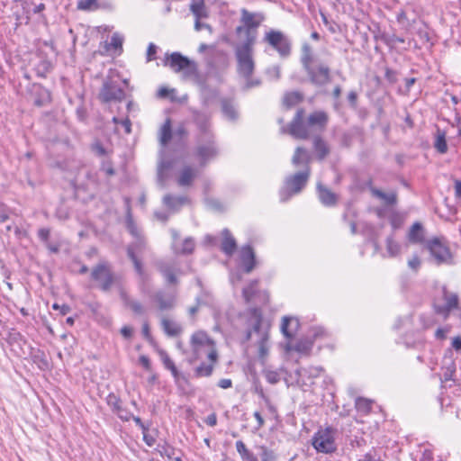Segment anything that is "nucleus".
<instances>
[{
  "label": "nucleus",
  "mask_w": 461,
  "mask_h": 461,
  "mask_svg": "<svg viewBox=\"0 0 461 461\" xmlns=\"http://www.w3.org/2000/svg\"><path fill=\"white\" fill-rule=\"evenodd\" d=\"M300 62L305 71L309 82L317 86L322 87L331 81V69L330 66L319 59L312 52L309 43H303L301 50Z\"/></svg>",
  "instance_id": "nucleus-1"
},
{
  "label": "nucleus",
  "mask_w": 461,
  "mask_h": 461,
  "mask_svg": "<svg viewBox=\"0 0 461 461\" xmlns=\"http://www.w3.org/2000/svg\"><path fill=\"white\" fill-rule=\"evenodd\" d=\"M242 317L246 328L244 343L251 339L252 333H256L259 338L264 337L266 332L269 335L270 323L264 320L262 310L259 307L249 308L243 312Z\"/></svg>",
  "instance_id": "nucleus-2"
},
{
  "label": "nucleus",
  "mask_w": 461,
  "mask_h": 461,
  "mask_svg": "<svg viewBox=\"0 0 461 461\" xmlns=\"http://www.w3.org/2000/svg\"><path fill=\"white\" fill-rule=\"evenodd\" d=\"M311 175V167L287 176L279 190V198L282 203L287 202L292 196L300 194L306 186Z\"/></svg>",
  "instance_id": "nucleus-3"
},
{
  "label": "nucleus",
  "mask_w": 461,
  "mask_h": 461,
  "mask_svg": "<svg viewBox=\"0 0 461 461\" xmlns=\"http://www.w3.org/2000/svg\"><path fill=\"white\" fill-rule=\"evenodd\" d=\"M424 249L429 252L431 261L437 266L454 263L453 254L444 237H433L428 240Z\"/></svg>",
  "instance_id": "nucleus-4"
},
{
  "label": "nucleus",
  "mask_w": 461,
  "mask_h": 461,
  "mask_svg": "<svg viewBox=\"0 0 461 461\" xmlns=\"http://www.w3.org/2000/svg\"><path fill=\"white\" fill-rule=\"evenodd\" d=\"M163 65L169 67L174 72H182L185 77H196L198 75L197 64L184 56L180 52L167 54Z\"/></svg>",
  "instance_id": "nucleus-5"
},
{
  "label": "nucleus",
  "mask_w": 461,
  "mask_h": 461,
  "mask_svg": "<svg viewBox=\"0 0 461 461\" xmlns=\"http://www.w3.org/2000/svg\"><path fill=\"white\" fill-rule=\"evenodd\" d=\"M236 450L242 461H275L276 454L265 445L256 446L257 453L247 447L242 440L235 443Z\"/></svg>",
  "instance_id": "nucleus-6"
},
{
  "label": "nucleus",
  "mask_w": 461,
  "mask_h": 461,
  "mask_svg": "<svg viewBox=\"0 0 461 461\" xmlns=\"http://www.w3.org/2000/svg\"><path fill=\"white\" fill-rule=\"evenodd\" d=\"M263 41L272 47L282 59H287L292 52V41L283 32L271 29L265 33Z\"/></svg>",
  "instance_id": "nucleus-7"
},
{
  "label": "nucleus",
  "mask_w": 461,
  "mask_h": 461,
  "mask_svg": "<svg viewBox=\"0 0 461 461\" xmlns=\"http://www.w3.org/2000/svg\"><path fill=\"white\" fill-rule=\"evenodd\" d=\"M91 279L97 284V287L107 292L115 281L114 274L107 261H101L91 271Z\"/></svg>",
  "instance_id": "nucleus-8"
},
{
  "label": "nucleus",
  "mask_w": 461,
  "mask_h": 461,
  "mask_svg": "<svg viewBox=\"0 0 461 461\" xmlns=\"http://www.w3.org/2000/svg\"><path fill=\"white\" fill-rule=\"evenodd\" d=\"M336 429L327 427L324 429H319L312 437V443L317 452L331 454L337 450L335 443Z\"/></svg>",
  "instance_id": "nucleus-9"
},
{
  "label": "nucleus",
  "mask_w": 461,
  "mask_h": 461,
  "mask_svg": "<svg viewBox=\"0 0 461 461\" xmlns=\"http://www.w3.org/2000/svg\"><path fill=\"white\" fill-rule=\"evenodd\" d=\"M195 143L194 155L199 159L201 167H204L210 159L217 157L219 150L215 136L195 139Z\"/></svg>",
  "instance_id": "nucleus-10"
},
{
  "label": "nucleus",
  "mask_w": 461,
  "mask_h": 461,
  "mask_svg": "<svg viewBox=\"0 0 461 461\" xmlns=\"http://www.w3.org/2000/svg\"><path fill=\"white\" fill-rule=\"evenodd\" d=\"M442 299L444 303L438 301L433 303V310L436 314L442 316L445 320L450 315V312L458 308L459 297L456 293L450 292L446 286L442 287Z\"/></svg>",
  "instance_id": "nucleus-11"
},
{
  "label": "nucleus",
  "mask_w": 461,
  "mask_h": 461,
  "mask_svg": "<svg viewBox=\"0 0 461 461\" xmlns=\"http://www.w3.org/2000/svg\"><path fill=\"white\" fill-rule=\"evenodd\" d=\"M98 98L104 104L121 103L125 98V92L116 81L108 79L104 81Z\"/></svg>",
  "instance_id": "nucleus-12"
},
{
  "label": "nucleus",
  "mask_w": 461,
  "mask_h": 461,
  "mask_svg": "<svg viewBox=\"0 0 461 461\" xmlns=\"http://www.w3.org/2000/svg\"><path fill=\"white\" fill-rule=\"evenodd\" d=\"M192 122L197 129L194 140L208 137L212 138L215 136L212 129L211 115L208 113L199 110H193Z\"/></svg>",
  "instance_id": "nucleus-13"
},
{
  "label": "nucleus",
  "mask_w": 461,
  "mask_h": 461,
  "mask_svg": "<svg viewBox=\"0 0 461 461\" xmlns=\"http://www.w3.org/2000/svg\"><path fill=\"white\" fill-rule=\"evenodd\" d=\"M304 110L298 109L293 120L287 125V131L283 130L284 132H288L294 139L307 140L310 137L307 122L304 123Z\"/></svg>",
  "instance_id": "nucleus-14"
},
{
  "label": "nucleus",
  "mask_w": 461,
  "mask_h": 461,
  "mask_svg": "<svg viewBox=\"0 0 461 461\" xmlns=\"http://www.w3.org/2000/svg\"><path fill=\"white\" fill-rule=\"evenodd\" d=\"M237 60V71L242 77L253 76L256 64L253 59V53L235 50Z\"/></svg>",
  "instance_id": "nucleus-15"
},
{
  "label": "nucleus",
  "mask_w": 461,
  "mask_h": 461,
  "mask_svg": "<svg viewBox=\"0 0 461 461\" xmlns=\"http://www.w3.org/2000/svg\"><path fill=\"white\" fill-rule=\"evenodd\" d=\"M31 95L33 97V104L37 107L47 106L52 101L50 91L41 84L32 86Z\"/></svg>",
  "instance_id": "nucleus-16"
},
{
  "label": "nucleus",
  "mask_w": 461,
  "mask_h": 461,
  "mask_svg": "<svg viewBox=\"0 0 461 461\" xmlns=\"http://www.w3.org/2000/svg\"><path fill=\"white\" fill-rule=\"evenodd\" d=\"M240 267L246 274H249L257 265L256 255L250 245H245L241 248L240 253Z\"/></svg>",
  "instance_id": "nucleus-17"
},
{
  "label": "nucleus",
  "mask_w": 461,
  "mask_h": 461,
  "mask_svg": "<svg viewBox=\"0 0 461 461\" xmlns=\"http://www.w3.org/2000/svg\"><path fill=\"white\" fill-rule=\"evenodd\" d=\"M317 194L320 202L327 207H333L338 203V195L332 192L330 188L318 183L316 186Z\"/></svg>",
  "instance_id": "nucleus-18"
},
{
  "label": "nucleus",
  "mask_w": 461,
  "mask_h": 461,
  "mask_svg": "<svg viewBox=\"0 0 461 461\" xmlns=\"http://www.w3.org/2000/svg\"><path fill=\"white\" fill-rule=\"evenodd\" d=\"M210 65L217 70H224L230 66L229 53L224 50H215L212 52Z\"/></svg>",
  "instance_id": "nucleus-19"
},
{
  "label": "nucleus",
  "mask_w": 461,
  "mask_h": 461,
  "mask_svg": "<svg viewBox=\"0 0 461 461\" xmlns=\"http://www.w3.org/2000/svg\"><path fill=\"white\" fill-rule=\"evenodd\" d=\"M264 17L259 14L249 13L247 9L241 10V22L246 31H257Z\"/></svg>",
  "instance_id": "nucleus-20"
},
{
  "label": "nucleus",
  "mask_w": 461,
  "mask_h": 461,
  "mask_svg": "<svg viewBox=\"0 0 461 461\" xmlns=\"http://www.w3.org/2000/svg\"><path fill=\"white\" fill-rule=\"evenodd\" d=\"M408 241L411 244H423L425 246V229L420 222H414L407 234Z\"/></svg>",
  "instance_id": "nucleus-21"
},
{
  "label": "nucleus",
  "mask_w": 461,
  "mask_h": 461,
  "mask_svg": "<svg viewBox=\"0 0 461 461\" xmlns=\"http://www.w3.org/2000/svg\"><path fill=\"white\" fill-rule=\"evenodd\" d=\"M329 122L328 114L323 111H316L311 113L307 119L308 127H317L320 131L326 128Z\"/></svg>",
  "instance_id": "nucleus-22"
},
{
  "label": "nucleus",
  "mask_w": 461,
  "mask_h": 461,
  "mask_svg": "<svg viewBox=\"0 0 461 461\" xmlns=\"http://www.w3.org/2000/svg\"><path fill=\"white\" fill-rule=\"evenodd\" d=\"M433 147L439 154H446L448 150L447 131L441 130L438 125H436V132L434 133Z\"/></svg>",
  "instance_id": "nucleus-23"
},
{
  "label": "nucleus",
  "mask_w": 461,
  "mask_h": 461,
  "mask_svg": "<svg viewBox=\"0 0 461 461\" xmlns=\"http://www.w3.org/2000/svg\"><path fill=\"white\" fill-rule=\"evenodd\" d=\"M222 240L221 245V251L228 255L232 256L237 249V243L230 231L228 229H224L221 232Z\"/></svg>",
  "instance_id": "nucleus-24"
},
{
  "label": "nucleus",
  "mask_w": 461,
  "mask_h": 461,
  "mask_svg": "<svg viewBox=\"0 0 461 461\" xmlns=\"http://www.w3.org/2000/svg\"><path fill=\"white\" fill-rule=\"evenodd\" d=\"M196 177V171L190 166H185L177 179V185L182 187L190 186Z\"/></svg>",
  "instance_id": "nucleus-25"
},
{
  "label": "nucleus",
  "mask_w": 461,
  "mask_h": 461,
  "mask_svg": "<svg viewBox=\"0 0 461 461\" xmlns=\"http://www.w3.org/2000/svg\"><path fill=\"white\" fill-rule=\"evenodd\" d=\"M153 299L160 311L171 310L175 306V297L173 295L167 296L162 291L155 293Z\"/></svg>",
  "instance_id": "nucleus-26"
},
{
  "label": "nucleus",
  "mask_w": 461,
  "mask_h": 461,
  "mask_svg": "<svg viewBox=\"0 0 461 461\" xmlns=\"http://www.w3.org/2000/svg\"><path fill=\"white\" fill-rule=\"evenodd\" d=\"M366 185L369 187V190L374 196L384 200L387 205H393L396 203L397 196L394 193L386 194L382 190L373 186L372 180H369L366 183Z\"/></svg>",
  "instance_id": "nucleus-27"
},
{
  "label": "nucleus",
  "mask_w": 461,
  "mask_h": 461,
  "mask_svg": "<svg viewBox=\"0 0 461 461\" xmlns=\"http://www.w3.org/2000/svg\"><path fill=\"white\" fill-rule=\"evenodd\" d=\"M158 269L168 284L176 285L178 283L177 277L175 275L174 267L169 263H158Z\"/></svg>",
  "instance_id": "nucleus-28"
},
{
  "label": "nucleus",
  "mask_w": 461,
  "mask_h": 461,
  "mask_svg": "<svg viewBox=\"0 0 461 461\" xmlns=\"http://www.w3.org/2000/svg\"><path fill=\"white\" fill-rule=\"evenodd\" d=\"M221 112L227 119H229L230 121H236L238 119L239 113H238V111L236 109L233 100L230 99V98H222L221 100Z\"/></svg>",
  "instance_id": "nucleus-29"
},
{
  "label": "nucleus",
  "mask_w": 461,
  "mask_h": 461,
  "mask_svg": "<svg viewBox=\"0 0 461 461\" xmlns=\"http://www.w3.org/2000/svg\"><path fill=\"white\" fill-rule=\"evenodd\" d=\"M189 132L184 123H179L174 131L173 137L175 138V144L179 147L180 149L186 148V140Z\"/></svg>",
  "instance_id": "nucleus-30"
},
{
  "label": "nucleus",
  "mask_w": 461,
  "mask_h": 461,
  "mask_svg": "<svg viewBox=\"0 0 461 461\" xmlns=\"http://www.w3.org/2000/svg\"><path fill=\"white\" fill-rule=\"evenodd\" d=\"M310 161L311 156L309 152L303 147H297L292 158L293 165L295 167L303 165L304 168H306L307 167H310Z\"/></svg>",
  "instance_id": "nucleus-31"
},
{
  "label": "nucleus",
  "mask_w": 461,
  "mask_h": 461,
  "mask_svg": "<svg viewBox=\"0 0 461 461\" xmlns=\"http://www.w3.org/2000/svg\"><path fill=\"white\" fill-rule=\"evenodd\" d=\"M313 149L319 160H323L330 151L326 141L319 135L313 139Z\"/></svg>",
  "instance_id": "nucleus-32"
},
{
  "label": "nucleus",
  "mask_w": 461,
  "mask_h": 461,
  "mask_svg": "<svg viewBox=\"0 0 461 461\" xmlns=\"http://www.w3.org/2000/svg\"><path fill=\"white\" fill-rule=\"evenodd\" d=\"M126 227L128 231L135 238L138 239L137 242L134 244V247L138 249H140L144 246V240L139 235V230L134 223V221L132 219L131 211H128L127 216H126Z\"/></svg>",
  "instance_id": "nucleus-33"
},
{
  "label": "nucleus",
  "mask_w": 461,
  "mask_h": 461,
  "mask_svg": "<svg viewBox=\"0 0 461 461\" xmlns=\"http://www.w3.org/2000/svg\"><path fill=\"white\" fill-rule=\"evenodd\" d=\"M188 202L189 198L187 196H174L171 194H166L163 198V203L165 205L172 210H178Z\"/></svg>",
  "instance_id": "nucleus-34"
},
{
  "label": "nucleus",
  "mask_w": 461,
  "mask_h": 461,
  "mask_svg": "<svg viewBox=\"0 0 461 461\" xmlns=\"http://www.w3.org/2000/svg\"><path fill=\"white\" fill-rule=\"evenodd\" d=\"M174 131L171 127V120L167 118L159 130V142L163 147L168 145L173 138Z\"/></svg>",
  "instance_id": "nucleus-35"
},
{
  "label": "nucleus",
  "mask_w": 461,
  "mask_h": 461,
  "mask_svg": "<svg viewBox=\"0 0 461 461\" xmlns=\"http://www.w3.org/2000/svg\"><path fill=\"white\" fill-rule=\"evenodd\" d=\"M191 344L194 351H197V347L204 345H212V339L204 331H197L192 335Z\"/></svg>",
  "instance_id": "nucleus-36"
},
{
  "label": "nucleus",
  "mask_w": 461,
  "mask_h": 461,
  "mask_svg": "<svg viewBox=\"0 0 461 461\" xmlns=\"http://www.w3.org/2000/svg\"><path fill=\"white\" fill-rule=\"evenodd\" d=\"M257 39V31H246V39L241 45L236 47L235 50L254 53V44Z\"/></svg>",
  "instance_id": "nucleus-37"
},
{
  "label": "nucleus",
  "mask_w": 461,
  "mask_h": 461,
  "mask_svg": "<svg viewBox=\"0 0 461 461\" xmlns=\"http://www.w3.org/2000/svg\"><path fill=\"white\" fill-rule=\"evenodd\" d=\"M190 10L197 19L208 17V11L204 0H193L190 5Z\"/></svg>",
  "instance_id": "nucleus-38"
},
{
  "label": "nucleus",
  "mask_w": 461,
  "mask_h": 461,
  "mask_svg": "<svg viewBox=\"0 0 461 461\" xmlns=\"http://www.w3.org/2000/svg\"><path fill=\"white\" fill-rule=\"evenodd\" d=\"M121 298L123 302V304L126 306V307H129L131 308V310L137 315H141L144 313V307L142 306V304L136 301V300H132L131 299V297L124 292H122L121 293Z\"/></svg>",
  "instance_id": "nucleus-39"
},
{
  "label": "nucleus",
  "mask_w": 461,
  "mask_h": 461,
  "mask_svg": "<svg viewBox=\"0 0 461 461\" xmlns=\"http://www.w3.org/2000/svg\"><path fill=\"white\" fill-rule=\"evenodd\" d=\"M158 353L165 368L171 371V374L175 380H178L180 377V373L177 370L173 360L169 357L168 354L163 349H159Z\"/></svg>",
  "instance_id": "nucleus-40"
},
{
  "label": "nucleus",
  "mask_w": 461,
  "mask_h": 461,
  "mask_svg": "<svg viewBox=\"0 0 461 461\" xmlns=\"http://www.w3.org/2000/svg\"><path fill=\"white\" fill-rule=\"evenodd\" d=\"M53 66L50 59L47 58H41L40 61L35 65L34 71L40 77H46L47 75L52 70Z\"/></svg>",
  "instance_id": "nucleus-41"
},
{
  "label": "nucleus",
  "mask_w": 461,
  "mask_h": 461,
  "mask_svg": "<svg viewBox=\"0 0 461 461\" xmlns=\"http://www.w3.org/2000/svg\"><path fill=\"white\" fill-rule=\"evenodd\" d=\"M161 325L164 332L169 337H176L182 332L180 325L167 319H162Z\"/></svg>",
  "instance_id": "nucleus-42"
},
{
  "label": "nucleus",
  "mask_w": 461,
  "mask_h": 461,
  "mask_svg": "<svg viewBox=\"0 0 461 461\" xmlns=\"http://www.w3.org/2000/svg\"><path fill=\"white\" fill-rule=\"evenodd\" d=\"M303 100V95L299 91L287 92L284 95L283 104L287 108H291Z\"/></svg>",
  "instance_id": "nucleus-43"
},
{
  "label": "nucleus",
  "mask_w": 461,
  "mask_h": 461,
  "mask_svg": "<svg viewBox=\"0 0 461 461\" xmlns=\"http://www.w3.org/2000/svg\"><path fill=\"white\" fill-rule=\"evenodd\" d=\"M176 451H178L176 448L167 444L158 445V452L161 456H166L174 461H182L180 456H175Z\"/></svg>",
  "instance_id": "nucleus-44"
},
{
  "label": "nucleus",
  "mask_w": 461,
  "mask_h": 461,
  "mask_svg": "<svg viewBox=\"0 0 461 461\" xmlns=\"http://www.w3.org/2000/svg\"><path fill=\"white\" fill-rule=\"evenodd\" d=\"M268 340H269V335L267 333H265L264 337L259 338V340L258 342V358L264 362L268 355Z\"/></svg>",
  "instance_id": "nucleus-45"
},
{
  "label": "nucleus",
  "mask_w": 461,
  "mask_h": 461,
  "mask_svg": "<svg viewBox=\"0 0 461 461\" xmlns=\"http://www.w3.org/2000/svg\"><path fill=\"white\" fill-rule=\"evenodd\" d=\"M452 354V350L447 349L444 357V359H447V357L450 359V362L447 365L446 371L444 373L445 381L453 380V376L456 373V364L455 361L451 358Z\"/></svg>",
  "instance_id": "nucleus-46"
},
{
  "label": "nucleus",
  "mask_w": 461,
  "mask_h": 461,
  "mask_svg": "<svg viewBox=\"0 0 461 461\" xmlns=\"http://www.w3.org/2000/svg\"><path fill=\"white\" fill-rule=\"evenodd\" d=\"M386 250L390 257L394 258L401 252V245L394 240L393 236L386 238Z\"/></svg>",
  "instance_id": "nucleus-47"
},
{
  "label": "nucleus",
  "mask_w": 461,
  "mask_h": 461,
  "mask_svg": "<svg viewBox=\"0 0 461 461\" xmlns=\"http://www.w3.org/2000/svg\"><path fill=\"white\" fill-rule=\"evenodd\" d=\"M213 372V365L201 363L194 370L195 377H208L211 376Z\"/></svg>",
  "instance_id": "nucleus-48"
},
{
  "label": "nucleus",
  "mask_w": 461,
  "mask_h": 461,
  "mask_svg": "<svg viewBox=\"0 0 461 461\" xmlns=\"http://www.w3.org/2000/svg\"><path fill=\"white\" fill-rule=\"evenodd\" d=\"M294 321L295 322V325L298 326V321L297 320L292 318V317H288V316H285L283 318V321H282V324H281V331L283 333V335L287 338V339H291L293 338L294 334H293V331L289 330V325Z\"/></svg>",
  "instance_id": "nucleus-49"
},
{
  "label": "nucleus",
  "mask_w": 461,
  "mask_h": 461,
  "mask_svg": "<svg viewBox=\"0 0 461 461\" xmlns=\"http://www.w3.org/2000/svg\"><path fill=\"white\" fill-rule=\"evenodd\" d=\"M357 461H383L381 456V449L372 447L364 454Z\"/></svg>",
  "instance_id": "nucleus-50"
},
{
  "label": "nucleus",
  "mask_w": 461,
  "mask_h": 461,
  "mask_svg": "<svg viewBox=\"0 0 461 461\" xmlns=\"http://www.w3.org/2000/svg\"><path fill=\"white\" fill-rule=\"evenodd\" d=\"M106 403L111 408L113 413H116V411L122 407L121 398L117 396L114 393H110L107 395Z\"/></svg>",
  "instance_id": "nucleus-51"
},
{
  "label": "nucleus",
  "mask_w": 461,
  "mask_h": 461,
  "mask_svg": "<svg viewBox=\"0 0 461 461\" xmlns=\"http://www.w3.org/2000/svg\"><path fill=\"white\" fill-rule=\"evenodd\" d=\"M194 247V240L192 238H185L182 243V248L176 252L182 255H189L193 253Z\"/></svg>",
  "instance_id": "nucleus-52"
},
{
  "label": "nucleus",
  "mask_w": 461,
  "mask_h": 461,
  "mask_svg": "<svg viewBox=\"0 0 461 461\" xmlns=\"http://www.w3.org/2000/svg\"><path fill=\"white\" fill-rule=\"evenodd\" d=\"M32 360L34 363H36L38 365V366L41 370H45L49 367V362H48L43 351L38 350L37 353H35L32 356Z\"/></svg>",
  "instance_id": "nucleus-53"
},
{
  "label": "nucleus",
  "mask_w": 461,
  "mask_h": 461,
  "mask_svg": "<svg viewBox=\"0 0 461 461\" xmlns=\"http://www.w3.org/2000/svg\"><path fill=\"white\" fill-rule=\"evenodd\" d=\"M7 342L11 346L17 345L22 348L23 344H26V340L20 332H13L8 335Z\"/></svg>",
  "instance_id": "nucleus-54"
},
{
  "label": "nucleus",
  "mask_w": 461,
  "mask_h": 461,
  "mask_svg": "<svg viewBox=\"0 0 461 461\" xmlns=\"http://www.w3.org/2000/svg\"><path fill=\"white\" fill-rule=\"evenodd\" d=\"M97 0H79L77 8L79 10L91 11L98 8Z\"/></svg>",
  "instance_id": "nucleus-55"
},
{
  "label": "nucleus",
  "mask_w": 461,
  "mask_h": 461,
  "mask_svg": "<svg viewBox=\"0 0 461 461\" xmlns=\"http://www.w3.org/2000/svg\"><path fill=\"white\" fill-rule=\"evenodd\" d=\"M417 35L422 43H429L430 46L434 45L431 40V34L427 27L420 28L417 32Z\"/></svg>",
  "instance_id": "nucleus-56"
},
{
  "label": "nucleus",
  "mask_w": 461,
  "mask_h": 461,
  "mask_svg": "<svg viewBox=\"0 0 461 461\" xmlns=\"http://www.w3.org/2000/svg\"><path fill=\"white\" fill-rule=\"evenodd\" d=\"M263 373L267 381L271 384H277L281 379L280 374L277 371L265 370Z\"/></svg>",
  "instance_id": "nucleus-57"
},
{
  "label": "nucleus",
  "mask_w": 461,
  "mask_h": 461,
  "mask_svg": "<svg viewBox=\"0 0 461 461\" xmlns=\"http://www.w3.org/2000/svg\"><path fill=\"white\" fill-rule=\"evenodd\" d=\"M384 78L389 84L393 85L398 81V72L386 67L384 68Z\"/></svg>",
  "instance_id": "nucleus-58"
},
{
  "label": "nucleus",
  "mask_w": 461,
  "mask_h": 461,
  "mask_svg": "<svg viewBox=\"0 0 461 461\" xmlns=\"http://www.w3.org/2000/svg\"><path fill=\"white\" fill-rule=\"evenodd\" d=\"M356 408L359 411L368 412L371 410V402L358 397L356 400Z\"/></svg>",
  "instance_id": "nucleus-59"
},
{
  "label": "nucleus",
  "mask_w": 461,
  "mask_h": 461,
  "mask_svg": "<svg viewBox=\"0 0 461 461\" xmlns=\"http://www.w3.org/2000/svg\"><path fill=\"white\" fill-rule=\"evenodd\" d=\"M199 86L202 94L205 95L206 101H208L209 98L213 97L217 95V92L212 89L205 82L200 81Z\"/></svg>",
  "instance_id": "nucleus-60"
},
{
  "label": "nucleus",
  "mask_w": 461,
  "mask_h": 461,
  "mask_svg": "<svg viewBox=\"0 0 461 461\" xmlns=\"http://www.w3.org/2000/svg\"><path fill=\"white\" fill-rule=\"evenodd\" d=\"M374 33V39L375 41H381L384 44H389V34L381 32L379 26H376V30L373 31Z\"/></svg>",
  "instance_id": "nucleus-61"
},
{
  "label": "nucleus",
  "mask_w": 461,
  "mask_h": 461,
  "mask_svg": "<svg viewBox=\"0 0 461 461\" xmlns=\"http://www.w3.org/2000/svg\"><path fill=\"white\" fill-rule=\"evenodd\" d=\"M421 266V260L420 257L417 254H414L409 260H408V267L417 273Z\"/></svg>",
  "instance_id": "nucleus-62"
},
{
  "label": "nucleus",
  "mask_w": 461,
  "mask_h": 461,
  "mask_svg": "<svg viewBox=\"0 0 461 461\" xmlns=\"http://www.w3.org/2000/svg\"><path fill=\"white\" fill-rule=\"evenodd\" d=\"M141 333L150 345H156L155 339L150 333L149 325L147 321H145L142 325Z\"/></svg>",
  "instance_id": "nucleus-63"
},
{
  "label": "nucleus",
  "mask_w": 461,
  "mask_h": 461,
  "mask_svg": "<svg viewBox=\"0 0 461 461\" xmlns=\"http://www.w3.org/2000/svg\"><path fill=\"white\" fill-rule=\"evenodd\" d=\"M267 75L275 80H278L281 77V67L278 65L270 67L266 70Z\"/></svg>",
  "instance_id": "nucleus-64"
}]
</instances>
